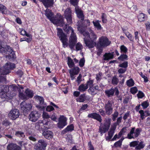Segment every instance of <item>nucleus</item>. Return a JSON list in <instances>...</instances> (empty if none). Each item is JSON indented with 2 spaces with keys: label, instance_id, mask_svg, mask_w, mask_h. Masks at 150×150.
I'll list each match as a JSON object with an SVG mask.
<instances>
[{
  "label": "nucleus",
  "instance_id": "12",
  "mask_svg": "<svg viewBox=\"0 0 150 150\" xmlns=\"http://www.w3.org/2000/svg\"><path fill=\"white\" fill-rule=\"evenodd\" d=\"M21 110L26 113L32 108V105L30 103H26L25 102H23L21 104Z\"/></svg>",
  "mask_w": 150,
  "mask_h": 150
},
{
  "label": "nucleus",
  "instance_id": "52",
  "mask_svg": "<svg viewBox=\"0 0 150 150\" xmlns=\"http://www.w3.org/2000/svg\"><path fill=\"white\" fill-rule=\"evenodd\" d=\"M32 38H22L20 39V41L21 42H22L23 41H26L28 42H30Z\"/></svg>",
  "mask_w": 150,
  "mask_h": 150
},
{
  "label": "nucleus",
  "instance_id": "37",
  "mask_svg": "<svg viewBox=\"0 0 150 150\" xmlns=\"http://www.w3.org/2000/svg\"><path fill=\"white\" fill-rule=\"evenodd\" d=\"M120 49L122 53H126L127 52V48L124 45H122L120 47Z\"/></svg>",
  "mask_w": 150,
  "mask_h": 150
},
{
  "label": "nucleus",
  "instance_id": "16",
  "mask_svg": "<svg viewBox=\"0 0 150 150\" xmlns=\"http://www.w3.org/2000/svg\"><path fill=\"white\" fill-rule=\"evenodd\" d=\"M48 120L44 124V120H39L36 124L35 128L36 129L40 131L43 128V126L44 125H47L50 124V121Z\"/></svg>",
  "mask_w": 150,
  "mask_h": 150
},
{
  "label": "nucleus",
  "instance_id": "31",
  "mask_svg": "<svg viewBox=\"0 0 150 150\" xmlns=\"http://www.w3.org/2000/svg\"><path fill=\"white\" fill-rule=\"evenodd\" d=\"M135 83L134 81L132 79H129L126 82V84L127 86L129 87H130L134 86V85Z\"/></svg>",
  "mask_w": 150,
  "mask_h": 150
},
{
  "label": "nucleus",
  "instance_id": "55",
  "mask_svg": "<svg viewBox=\"0 0 150 150\" xmlns=\"http://www.w3.org/2000/svg\"><path fill=\"white\" fill-rule=\"evenodd\" d=\"M65 18H66V19H67V21L68 23H69V24H70V23H72V19L71 16H65Z\"/></svg>",
  "mask_w": 150,
  "mask_h": 150
},
{
  "label": "nucleus",
  "instance_id": "54",
  "mask_svg": "<svg viewBox=\"0 0 150 150\" xmlns=\"http://www.w3.org/2000/svg\"><path fill=\"white\" fill-rule=\"evenodd\" d=\"M93 80H90L88 81L86 84L87 86H89V87H92L93 86Z\"/></svg>",
  "mask_w": 150,
  "mask_h": 150
},
{
  "label": "nucleus",
  "instance_id": "39",
  "mask_svg": "<svg viewBox=\"0 0 150 150\" xmlns=\"http://www.w3.org/2000/svg\"><path fill=\"white\" fill-rule=\"evenodd\" d=\"M64 15L65 17L71 16V11L70 8H67L65 10L64 13Z\"/></svg>",
  "mask_w": 150,
  "mask_h": 150
},
{
  "label": "nucleus",
  "instance_id": "43",
  "mask_svg": "<svg viewBox=\"0 0 150 150\" xmlns=\"http://www.w3.org/2000/svg\"><path fill=\"white\" fill-rule=\"evenodd\" d=\"M116 129V127H112L110 128V130L109 132H108V135L111 136V137H112L113 136L114 133V131Z\"/></svg>",
  "mask_w": 150,
  "mask_h": 150
},
{
  "label": "nucleus",
  "instance_id": "25",
  "mask_svg": "<svg viewBox=\"0 0 150 150\" xmlns=\"http://www.w3.org/2000/svg\"><path fill=\"white\" fill-rule=\"evenodd\" d=\"M74 129V126L73 124L68 126L67 127L62 131V133L64 134L65 133L68 132H71Z\"/></svg>",
  "mask_w": 150,
  "mask_h": 150
},
{
  "label": "nucleus",
  "instance_id": "23",
  "mask_svg": "<svg viewBox=\"0 0 150 150\" xmlns=\"http://www.w3.org/2000/svg\"><path fill=\"white\" fill-rule=\"evenodd\" d=\"M100 21L99 20H96L95 21H93V23L95 28L99 30H101L102 29V27L100 23Z\"/></svg>",
  "mask_w": 150,
  "mask_h": 150
},
{
  "label": "nucleus",
  "instance_id": "28",
  "mask_svg": "<svg viewBox=\"0 0 150 150\" xmlns=\"http://www.w3.org/2000/svg\"><path fill=\"white\" fill-rule=\"evenodd\" d=\"M138 20L140 22L144 21L147 19L146 16L143 13L139 14L138 16Z\"/></svg>",
  "mask_w": 150,
  "mask_h": 150
},
{
  "label": "nucleus",
  "instance_id": "49",
  "mask_svg": "<svg viewBox=\"0 0 150 150\" xmlns=\"http://www.w3.org/2000/svg\"><path fill=\"white\" fill-rule=\"evenodd\" d=\"M119 113L117 111H115L113 114L112 115V120L113 121H115L116 120V118L118 116Z\"/></svg>",
  "mask_w": 150,
  "mask_h": 150
},
{
  "label": "nucleus",
  "instance_id": "57",
  "mask_svg": "<svg viewBox=\"0 0 150 150\" xmlns=\"http://www.w3.org/2000/svg\"><path fill=\"white\" fill-rule=\"evenodd\" d=\"M137 95L138 98H142L144 97V94L142 92L139 91Z\"/></svg>",
  "mask_w": 150,
  "mask_h": 150
},
{
  "label": "nucleus",
  "instance_id": "59",
  "mask_svg": "<svg viewBox=\"0 0 150 150\" xmlns=\"http://www.w3.org/2000/svg\"><path fill=\"white\" fill-rule=\"evenodd\" d=\"M101 18L102 22L103 23H105L107 22V19L106 18L105 14L104 13H103L101 16Z\"/></svg>",
  "mask_w": 150,
  "mask_h": 150
},
{
  "label": "nucleus",
  "instance_id": "56",
  "mask_svg": "<svg viewBox=\"0 0 150 150\" xmlns=\"http://www.w3.org/2000/svg\"><path fill=\"white\" fill-rule=\"evenodd\" d=\"M42 117L43 118L48 119L50 117V116L48 113L45 112L44 111L42 114Z\"/></svg>",
  "mask_w": 150,
  "mask_h": 150
},
{
  "label": "nucleus",
  "instance_id": "3",
  "mask_svg": "<svg viewBox=\"0 0 150 150\" xmlns=\"http://www.w3.org/2000/svg\"><path fill=\"white\" fill-rule=\"evenodd\" d=\"M81 26H79L78 30L83 34L84 37V40L86 45L89 48H93L96 45V42L95 41L97 38L96 35L92 30L90 31L89 34L87 32H83V29H81Z\"/></svg>",
  "mask_w": 150,
  "mask_h": 150
},
{
  "label": "nucleus",
  "instance_id": "17",
  "mask_svg": "<svg viewBox=\"0 0 150 150\" xmlns=\"http://www.w3.org/2000/svg\"><path fill=\"white\" fill-rule=\"evenodd\" d=\"M88 117L89 118H92L96 120L100 123L102 122V119L101 116L98 114L94 112L89 114L88 115Z\"/></svg>",
  "mask_w": 150,
  "mask_h": 150
},
{
  "label": "nucleus",
  "instance_id": "62",
  "mask_svg": "<svg viewBox=\"0 0 150 150\" xmlns=\"http://www.w3.org/2000/svg\"><path fill=\"white\" fill-rule=\"evenodd\" d=\"M126 70L127 69L121 68L118 69V72L120 74H123L125 72Z\"/></svg>",
  "mask_w": 150,
  "mask_h": 150
},
{
  "label": "nucleus",
  "instance_id": "18",
  "mask_svg": "<svg viewBox=\"0 0 150 150\" xmlns=\"http://www.w3.org/2000/svg\"><path fill=\"white\" fill-rule=\"evenodd\" d=\"M81 24H78V28L79 26H81V30L83 29V32H85V31H84L85 28L88 26L90 25V22L88 20H83V21H82Z\"/></svg>",
  "mask_w": 150,
  "mask_h": 150
},
{
  "label": "nucleus",
  "instance_id": "44",
  "mask_svg": "<svg viewBox=\"0 0 150 150\" xmlns=\"http://www.w3.org/2000/svg\"><path fill=\"white\" fill-rule=\"evenodd\" d=\"M119 66L122 68L127 69L128 67V62H125L119 64Z\"/></svg>",
  "mask_w": 150,
  "mask_h": 150
},
{
  "label": "nucleus",
  "instance_id": "15",
  "mask_svg": "<svg viewBox=\"0 0 150 150\" xmlns=\"http://www.w3.org/2000/svg\"><path fill=\"white\" fill-rule=\"evenodd\" d=\"M79 70L80 69L78 67H75L74 68L69 70V73L71 80H73L75 79V75H77L79 73Z\"/></svg>",
  "mask_w": 150,
  "mask_h": 150
},
{
  "label": "nucleus",
  "instance_id": "4",
  "mask_svg": "<svg viewBox=\"0 0 150 150\" xmlns=\"http://www.w3.org/2000/svg\"><path fill=\"white\" fill-rule=\"evenodd\" d=\"M111 42V41L106 36H102L99 38L96 45V48L98 50L97 55H100L103 51V48L109 46Z\"/></svg>",
  "mask_w": 150,
  "mask_h": 150
},
{
  "label": "nucleus",
  "instance_id": "14",
  "mask_svg": "<svg viewBox=\"0 0 150 150\" xmlns=\"http://www.w3.org/2000/svg\"><path fill=\"white\" fill-rule=\"evenodd\" d=\"M105 112L108 115H110L112 112L113 106L111 102L108 101L105 105Z\"/></svg>",
  "mask_w": 150,
  "mask_h": 150
},
{
  "label": "nucleus",
  "instance_id": "58",
  "mask_svg": "<svg viewBox=\"0 0 150 150\" xmlns=\"http://www.w3.org/2000/svg\"><path fill=\"white\" fill-rule=\"evenodd\" d=\"M18 31L21 35L23 36H25V35L26 34V31L23 28H19Z\"/></svg>",
  "mask_w": 150,
  "mask_h": 150
},
{
  "label": "nucleus",
  "instance_id": "11",
  "mask_svg": "<svg viewBox=\"0 0 150 150\" xmlns=\"http://www.w3.org/2000/svg\"><path fill=\"white\" fill-rule=\"evenodd\" d=\"M67 118L63 115H61L59 119V122L57 123L58 127L59 128H63L67 125Z\"/></svg>",
  "mask_w": 150,
  "mask_h": 150
},
{
  "label": "nucleus",
  "instance_id": "13",
  "mask_svg": "<svg viewBox=\"0 0 150 150\" xmlns=\"http://www.w3.org/2000/svg\"><path fill=\"white\" fill-rule=\"evenodd\" d=\"M40 115L36 111H33L31 112L29 115V120L32 122L36 121L40 117Z\"/></svg>",
  "mask_w": 150,
  "mask_h": 150
},
{
  "label": "nucleus",
  "instance_id": "5",
  "mask_svg": "<svg viewBox=\"0 0 150 150\" xmlns=\"http://www.w3.org/2000/svg\"><path fill=\"white\" fill-rule=\"evenodd\" d=\"M111 120L110 118H106L105 120L104 124L101 123L99 132L100 133L101 135L108 130L110 125Z\"/></svg>",
  "mask_w": 150,
  "mask_h": 150
},
{
  "label": "nucleus",
  "instance_id": "36",
  "mask_svg": "<svg viewBox=\"0 0 150 150\" xmlns=\"http://www.w3.org/2000/svg\"><path fill=\"white\" fill-rule=\"evenodd\" d=\"M124 33L127 37L131 41H133L134 40V38L132 36V35L129 32L127 31L125 32Z\"/></svg>",
  "mask_w": 150,
  "mask_h": 150
},
{
  "label": "nucleus",
  "instance_id": "30",
  "mask_svg": "<svg viewBox=\"0 0 150 150\" xmlns=\"http://www.w3.org/2000/svg\"><path fill=\"white\" fill-rule=\"evenodd\" d=\"M35 99L39 101L40 104V105H45L44 104V100L43 98L38 96H36L34 97Z\"/></svg>",
  "mask_w": 150,
  "mask_h": 150
},
{
  "label": "nucleus",
  "instance_id": "7",
  "mask_svg": "<svg viewBox=\"0 0 150 150\" xmlns=\"http://www.w3.org/2000/svg\"><path fill=\"white\" fill-rule=\"evenodd\" d=\"M142 131L140 128H137L135 129V127L132 128L130 132L127 134V138L129 139L137 137L139 135Z\"/></svg>",
  "mask_w": 150,
  "mask_h": 150
},
{
  "label": "nucleus",
  "instance_id": "9",
  "mask_svg": "<svg viewBox=\"0 0 150 150\" xmlns=\"http://www.w3.org/2000/svg\"><path fill=\"white\" fill-rule=\"evenodd\" d=\"M20 115L19 110L16 109H13L10 111L8 114V117L10 119L15 120Z\"/></svg>",
  "mask_w": 150,
  "mask_h": 150
},
{
  "label": "nucleus",
  "instance_id": "63",
  "mask_svg": "<svg viewBox=\"0 0 150 150\" xmlns=\"http://www.w3.org/2000/svg\"><path fill=\"white\" fill-rule=\"evenodd\" d=\"M66 138L69 143H71L72 142V136L71 135L69 134L68 135Z\"/></svg>",
  "mask_w": 150,
  "mask_h": 150
},
{
  "label": "nucleus",
  "instance_id": "24",
  "mask_svg": "<svg viewBox=\"0 0 150 150\" xmlns=\"http://www.w3.org/2000/svg\"><path fill=\"white\" fill-rule=\"evenodd\" d=\"M88 87L86 84H81L79 87L78 90L81 92L85 91L88 88Z\"/></svg>",
  "mask_w": 150,
  "mask_h": 150
},
{
  "label": "nucleus",
  "instance_id": "47",
  "mask_svg": "<svg viewBox=\"0 0 150 150\" xmlns=\"http://www.w3.org/2000/svg\"><path fill=\"white\" fill-rule=\"evenodd\" d=\"M70 3L71 4L75 7H77V5L78 4L79 0H69Z\"/></svg>",
  "mask_w": 150,
  "mask_h": 150
},
{
  "label": "nucleus",
  "instance_id": "22",
  "mask_svg": "<svg viewBox=\"0 0 150 150\" xmlns=\"http://www.w3.org/2000/svg\"><path fill=\"white\" fill-rule=\"evenodd\" d=\"M42 2L45 7H50L53 4L52 0H40Z\"/></svg>",
  "mask_w": 150,
  "mask_h": 150
},
{
  "label": "nucleus",
  "instance_id": "53",
  "mask_svg": "<svg viewBox=\"0 0 150 150\" xmlns=\"http://www.w3.org/2000/svg\"><path fill=\"white\" fill-rule=\"evenodd\" d=\"M46 106V105H40H40H36V107L38 109L40 110H42L45 108Z\"/></svg>",
  "mask_w": 150,
  "mask_h": 150
},
{
  "label": "nucleus",
  "instance_id": "38",
  "mask_svg": "<svg viewBox=\"0 0 150 150\" xmlns=\"http://www.w3.org/2000/svg\"><path fill=\"white\" fill-rule=\"evenodd\" d=\"M7 9L6 7L2 4H0V11L3 14H6L7 13Z\"/></svg>",
  "mask_w": 150,
  "mask_h": 150
},
{
  "label": "nucleus",
  "instance_id": "10",
  "mask_svg": "<svg viewBox=\"0 0 150 150\" xmlns=\"http://www.w3.org/2000/svg\"><path fill=\"white\" fill-rule=\"evenodd\" d=\"M47 145V142L44 140L40 139L35 145L34 148L36 150H45Z\"/></svg>",
  "mask_w": 150,
  "mask_h": 150
},
{
  "label": "nucleus",
  "instance_id": "6",
  "mask_svg": "<svg viewBox=\"0 0 150 150\" xmlns=\"http://www.w3.org/2000/svg\"><path fill=\"white\" fill-rule=\"evenodd\" d=\"M57 35L62 43L63 47L64 48L67 47L68 45V43L67 42L68 39L66 35L63 32L61 29L57 28Z\"/></svg>",
  "mask_w": 150,
  "mask_h": 150
},
{
  "label": "nucleus",
  "instance_id": "32",
  "mask_svg": "<svg viewBox=\"0 0 150 150\" xmlns=\"http://www.w3.org/2000/svg\"><path fill=\"white\" fill-rule=\"evenodd\" d=\"M85 99V94H83L81 95L79 97L77 98L76 99V100L77 102H83Z\"/></svg>",
  "mask_w": 150,
  "mask_h": 150
},
{
  "label": "nucleus",
  "instance_id": "2",
  "mask_svg": "<svg viewBox=\"0 0 150 150\" xmlns=\"http://www.w3.org/2000/svg\"><path fill=\"white\" fill-rule=\"evenodd\" d=\"M18 85L19 88L14 84L9 86L0 85V97L4 99V100L11 99L16 94L18 91L19 97L23 100L27 99L26 96L23 93V90H21L23 89V87L21 86Z\"/></svg>",
  "mask_w": 150,
  "mask_h": 150
},
{
  "label": "nucleus",
  "instance_id": "27",
  "mask_svg": "<svg viewBox=\"0 0 150 150\" xmlns=\"http://www.w3.org/2000/svg\"><path fill=\"white\" fill-rule=\"evenodd\" d=\"M115 93V90L114 88H111L110 89L106 90L105 93L106 95L108 97L113 96Z\"/></svg>",
  "mask_w": 150,
  "mask_h": 150
},
{
  "label": "nucleus",
  "instance_id": "45",
  "mask_svg": "<svg viewBox=\"0 0 150 150\" xmlns=\"http://www.w3.org/2000/svg\"><path fill=\"white\" fill-rule=\"evenodd\" d=\"M123 139H121L118 141L115 142L114 144V146L116 147H120L122 145V142L123 140Z\"/></svg>",
  "mask_w": 150,
  "mask_h": 150
},
{
  "label": "nucleus",
  "instance_id": "20",
  "mask_svg": "<svg viewBox=\"0 0 150 150\" xmlns=\"http://www.w3.org/2000/svg\"><path fill=\"white\" fill-rule=\"evenodd\" d=\"M75 10L77 17L80 18L82 21H83L84 19V16L82 11L78 7H75Z\"/></svg>",
  "mask_w": 150,
  "mask_h": 150
},
{
  "label": "nucleus",
  "instance_id": "42",
  "mask_svg": "<svg viewBox=\"0 0 150 150\" xmlns=\"http://www.w3.org/2000/svg\"><path fill=\"white\" fill-rule=\"evenodd\" d=\"M127 56L124 54H121L120 56L118 57V59L121 60H124L127 59Z\"/></svg>",
  "mask_w": 150,
  "mask_h": 150
},
{
  "label": "nucleus",
  "instance_id": "60",
  "mask_svg": "<svg viewBox=\"0 0 150 150\" xmlns=\"http://www.w3.org/2000/svg\"><path fill=\"white\" fill-rule=\"evenodd\" d=\"M102 73H99L98 74L96 75V79L97 81H100L102 78Z\"/></svg>",
  "mask_w": 150,
  "mask_h": 150
},
{
  "label": "nucleus",
  "instance_id": "29",
  "mask_svg": "<svg viewBox=\"0 0 150 150\" xmlns=\"http://www.w3.org/2000/svg\"><path fill=\"white\" fill-rule=\"evenodd\" d=\"M67 64L69 67L70 68H71L75 66L73 60L69 57H67Z\"/></svg>",
  "mask_w": 150,
  "mask_h": 150
},
{
  "label": "nucleus",
  "instance_id": "51",
  "mask_svg": "<svg viewBox=\"0 0 150 150\" xmlns=\"http://www.w3.org/2000/svg\"><path fill=\"white\" fill-rule=\"evenodd\" d=\"M141 105L143 107V108L144 109L148 107L149 104L147 101H145L142 103Z\"/></svg>",
  "mask_w": 150,
  "mask_h": 150
},
{
  "label": "nucleus",
  "instance_id": "19",
  "mask_svg": "<svg viewBox=\"0 0 150 150\" xmlns=\"http://www.w3.org/2000/svg\"><path fill=\"white\" fill-rule=\"evenodd\" d=\"M42 135L46 139H50L52 138L53 134L52 132L48 130L43 132Z\"/></svg>",
  "mask_w": 150,
  "mask_h": 150
},
{
  "label": "nucleus",
  "instance_id": "40",
  "mask_svg": "<svg viewBox=\"0 0 150 150\" xmlns=\"http://www.w3.org/2000/svg\"><path fill=\"white\" fill-rule=\"evenodd\" d=\"M119 81L118 79L116 76H114L112 78V83L114 85H117Z\"/></svg>",
  "mask_w": 150,
  "mask_h": 150
},
{
  "label": "nucleus",
  "instance_id": "46",
  "mask_svg": "<svg viewBox=\"0 0 150 150\" xmlns=\"http://www.w3.org/2000/svg\"><path fill=\"white\" fill-rule=\"evenodd\" d=\"M127 127H123L120 132L119 133V137H120L121 135L124 134L127 131Z\"/></svg>",
  "mask_w": 150,
  "mask_h": 150
},
{
  "label": "nucleus",
  "instance_id": "41",
  "mask_svg": "<svg viewBox=\"0 0 150 150\" xmlns=\"http://www.w3.org/2000/svg\"><path fill=\"white\" fill-rule=\"evenodd\" d=\"M138 91L137 88L136 86L132 87L130 89L131 93L133 95L136 94L137 92Z\"/></svg>",
  "mask_w": 150,
  "mask_h": 150
},
{
  "label": "nucleus",
  "instance_id": "21",
  "mask_svg": "<svg viewBox=\"0 0 150 150\" xmlns=\"http://www.w3.org/2000/svg\"><path fill=\"white\" fill-rule=\"evenodd\" d=\"M8 150H21V148L16 144H11L7 147Z\"/></svg>",
  "mask_w": 150,
  "mask_h": 150
},
{
  "label": "nucleus",
  "instance_id": "35",
  "mask_svg": "<svg viewBox=\"0 0 150 150\" xmlns=\"http://www.w3.org/2000/svg\"><path fill=\"white\" fill-rule=\"evenodd\" d=\"M83 48V46L80 42H78L76 44L75 50L76 51L81 50Z\"/></svg>",
  "mask_w": 150,
  "mask_h": 150
},
{
  "label": "nucleus",
  "instance_id": "33",
  "mask_svg": "<svg viewBox=\"0 0 150 150\" xmlns=\"http://www.w3.org/2000/svg\"><path fill=\"white\" fill-rule=\"evenodd\" d=\"M25 93L26 94V96H27L29 98H32L33 96V91L28 89H27Z\"/></svg>",
  "mask_w": 150,
  "mask_h": 150
},
{
  "label": "nucleus",
  "instance_id": "48",
  "mask_svg": "<svg viewBox=\"0 0 150 150\" xmlns=\"http://www.w3.org/2000/svg\"><path fill=\"white\" fill-rule=\"evenodd\" d=\"M85 61V59L83 57L80 59L79 62V65L80 67H83L84 66Z\"/></svg>",
  "mask_w": 150,
  "mask_h": 150
},
{
  "label": "nucleus",
  "instance_id": "61",
  "mask_svg": "<svg viewBox=\"0 0 150 150\" xmlns=\"http://www.w3.org/2000/svg\"><path fill=\"white\" fill-rule=\"evenodd\" d=\"M57 116L55 113H54L51 116L50 118L51 120L54 121H57Z\"/></svg>",
  "mask_w": 150,
  "mask_h": 150
},
{
  "label": "nucleus",
  "instance_id": "1",
  "mask_svg": "<svg viewBox=\"0 0 150 150\" xmlns=\"http://www.w3.org/2000/svg\"><path fill=\"white\" fill-rule=\"evenodd\" d=\"M45 12L47 18L54 24L63 26V29L66 32H71L69 45L71 50H74V46L77 42V38L73 28L67 24H65L64 26V18L60 14L58 13L55 16H54L53 13L48 9H47Z\"/></svg>",
  "mask_w": 150,
  "mask_h": 150
},
{
  "label": "nucleus",
  "instance_id": "26",
  "mask_svg": "<svg viewBox=\"0 0 150 150\" xmlns=\"http://www.w3.org/2000/svg\"><path fill=\"white\" fill-rule=\"evenodd\" d=\"M103 59L105 60H108L112 59L113 57V55L111 53H106L103 56Z\"/></svg>",
  "mask_w": 150,
  "mask_h": 150
},
{
  "label": "nucleus",
  "instance_id": "34",
  "mask_svg": "<svg viewBox=\"0 0 150 150\" xmlns=\"http://www.w3.org/2000/svg\"><path fill=\"white\" fill-rule=\"evenodd\" d=\"M15 135L16 136L18 137H25V135L24 133L21 131H18L16 132Z\"/></svg>",
  "mask_w": 150,
  "mask_h": 150
},
{
  "label": "nucleus",
  "instance_id": "8",
  "mask_svg": "<svg viewBox=\"0 0 150 150\" xmlns=\"http://www.w3.org/2000/svg\"><path fill=\"white\" fill-rule=\"evenodd\" d=\"M129 146L131 147H135V150H140L144 147L145 145L143 141H134L131 142Z\"/></svg>",
  "mask_w": 150,
  "mask_h": 150
},
{
  "label": "nucleus",
  "instance_id": "50",
  "mask_svg": "<svg viewBox=\"0 0 150 150\" xmlns=\"http://www.w3.org/2000/svg\"><path fill=\"white\" fill-rule=\"evenodd\" d=\"M139 113L140 114L142 120H143L145 118V117H146V114H145V112H144L143 110H141L139 111Z\"/></svg>",
  "mask_w": 150,
  "mask_h": 150
},
{
  "label": "nucleus",
  "instance_id": "64",
  "mask_svg": "<svg viewBox=\"0 0 150 150\" xmlns=\"http://www.w3.org/2000/svg\"><path fill=\"white\" fill-rule=\"evenodd\" d=\"M54 110V108L50 105L47 106L46 108V111L48 112H51Z\"/></svg>",
  "mask_w": 150,
  "mask_h": 150
}]
</instances>
